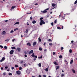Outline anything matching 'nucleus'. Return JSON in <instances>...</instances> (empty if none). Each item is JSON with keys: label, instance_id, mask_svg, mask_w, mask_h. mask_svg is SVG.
<instances>
[{"label": "nucleus", "instance_id": "nucleus-1", "mask_svg": "<svg viewBox=\"0 0 77 77\" xmlns=\"http://www.w3.org/2000/svg\"><path fill=\"white\" fill-rule=\"evenodd\" d=\"M48 10H49V8H48L46 9L45 10L43 11H41V12H42L43 14H45V13H46L47 12V11Z\"/></svg>", "mask_w": 77, "mask_h": 77}, {"label": "nucleus", "instance_id": "nucleus-2", "mask_svg": "<svg viewBox=\"0 0 77 77\" xmlns=\"http://www.w3.org/2000/svg\"><path fill=\"white\" fill-rule=\"evenodd\" d=\"M45 22L44 21V20H41L40 21V25H42L43 24H45Z\"/></svg>", "mask_w": 77, "mask_h": 77}, {"label": "nucleus", "instance_id": "nucleus-3", "mask_svg": "<svg viewBox=\"0 0 77 77\" xmlns=\"http://www.w3.org/2000/svg\"><path fill=\"white\" fill-rule=\"evenodd\" d=\"M16 74H17L18 75H20V74H21V71H20L19 70L17 71Z\"/></svg>", "mask_w": 77, "mask_h": 77}, {"label": "nucleus", "instance_id": "nucleus-4", "mask_svg": "<svg viewBox=\"0 0 77 77\" xmlns=\"http://www.w3.org/2000/svg\"><path fill=\"white\" fill-rule=\"evenodd\" d=\"M33 53V50H31L29 52L28 54H32Z\"/></svg>", "mask_w": 77, "mask_h": 77}, {"label": "nucleus", "instance_id": "nucleus-5", "mask_svg": "<svg viewBox=\"0 0 77 77\" xmlns=\"http://www.w3.org/2000/svg\"><path fill=\"white\" fill-rule=\"evenodd\" d=\"M14 51L13 50H11L10 52V54H14Z\"/></svg>", "mask_w": 77, "mask_h": 77}, {"label": "nucleus", "instance_id": "nucleus-6", "mask_svg": "<svg viewBox=\"0 0 77 77\" xmlns=\"http://www.w3.org/2000/svg\"><path fill=\"white\" fill-rule=\"evenodd\" d=\"M6 32L5 31H3L2 32V33L1 34L2 35H5V34H6Z\"/></svg>", "mask_w": 77, "mask_h": 77}, {"label": "nucleus", "instance_id": "nucleus-7", "mask_svg": "<svg viewBox=\"0 0 77 77\" xmlns=\"http://www.w3.org/2000/svg\"><path fill=\"white\" fill-rule=\"evenodd\" d=\"M5 60V57H3L2 58L1 60H0V62H3V60Z\"/></svg>", "mask_w": 77, "mask_h": 77}, {"label": "nucleus", "instance_id": "nucleus-8", "mask_svg": "<svg viewBox=\"0 0 77 77\" xmlns=\"http://www.w3.org/2000/svg\"><path fill=\"white\" fill-rule=\"evenodd\" d=\"M17 49L19 52H20L21 51V48H17Z\"/></svg>", "mask_w": 77, "mask_h": 77}, {"label": "nucleus", "instance_id": "nucleus-9", "mask_svg": "<svg viewBox=\"0 0 77 77\" xmlns=\"http://www.w3.org/2000/svg\"><path fill=\"white\" fill-rule=\"evenodd\" d=\"M36 45V42H34L33 43V46H35Z\"/></svg>", "mask_w": 77, "mask_h": 77}, {"label": "nucleus", "instance_id": "nucleus-10", "mask_svg": "<svg viewBox=\"0 0 77 77\" xmlns=\"http://www.w3.org/2000/svg\"><path fill=\"white\" fill-rule=\"evenodd\" d=\"M26 72L28 74H29L30 73V71L28 69L26 70Z\"/></svg>", "mask_w": 77, "mask_h": 77}, {"label": "nucleus", "instance_id": "nucleus-11", "mask_svg": "<svg viewBox=\"0 0 77 77\" xmlns=\"http://www.w3.org/2000/svg\"><path fill=\"white\" fill-rule=\"evenodd\" d=\"M27 45H29V46H31V44H30V42L27 43Z\"/></svg>", "mask_w": 77, "mask_h": 77}, {"label": "nucleus", "instance_id": "nucleus-12", "mask_svg": "<svg viewBox=\"0 0 77 77\" xmlns=\"http://www.w3.org/2000/svg\"><path fill=\"white\" fill-rule=\"evenodd\" d=\"M45 70L46 71H48V68H47L45 69Z\"/></svg>", "mask_w": 77, "mask_h": 77}, {"label": "nucleus", "instance_id": "nucleus-13", "mask_svg": "<svg viewBox=\"0 0 77 77\" xmlns=\"http://www.w3.org/2000/svg\"><path fill=\"white\" fill-rule=\"evenodd\" d=\"M32 23L33 24H35V23H36V21L35 20H33V21H32Z\"/></svg>", "mask_w": 77, "mask_h": 77}, {"label": "nucleus", "instance_id": "nucleus-14", "mask_svg": "<svg viewBox=\"0 0 77 77\" xmlns=\"http://www.w3.org/2000/svg\"><path fill=\"white\" fill-rule=\"evenodd\" d=\"M54 64H55V65H58V64L56 63V61L54 62Z\"/></svg>", "mask_w": 77, "mask_h": 77}, {"label": "nucleus", "instance_id": "nucleus-15", "mask_svg": "<svg viewBox=\"0 0 77 77\" xmlns=\"http://www.w3.org/2000/svg\"><path fill=\"white\" fill-rule=\"evenodd\" d=\"M58 69H59V66H57L56 67V70H57Z\"/></svg>", "mask_w": 77, "mask_h": 77}, {"label": "nucleus", "instance_id": "nucleus-16", "mask_svg": "<svg viewBox=\"0 0 77 77\" xmlns=\"http://www.w3.org/2000/svg\"><path fill=\"white\" fill-rule=\"evenodd\" d=\"M31 56H32V57H34L35 56V53H33L32 54V55H31Z\"/></svg>", "mask_w": 77, "mask_h": 77}, {"label": "nucleus", "instance_id": "nucleus-17", "mask_svg": "<svg viewBox=\"0 0 77 77\" xmlns=\"http://www.w3.org/2000/svg\"><path fill=\"white\" fill-rule=\"evenodd\" d=\"M52 5L53 7H54L56 6V5L53 3L52 4Z\"/></svg>", "mask_w": 77, "mask_h": 77}, {"label": "nucleus", "instance_id": "nucleus-18", "mask_svg": "<svg viewBox=\"0 0 77 77\" xmlns=\"http://www.w3.org/2000/svg\"><path fill=\"white\" fill-rule=\"evenodd\" d=\"M38 40L39 42H41V38L39 37L38 38Z\"/></svg>", "mask_w": 77, "mask_h": 77}, {"label": "nucleus", "instance_id": "nucleus-19", "mask_svg": "<svg viewBox=\"0 0 77 77\" xmlns=\"http://www.w3.org/2000/svg\"><path fill=\"white\" fill-rule=\"evenodd\" d=\"M73 62V60H71V61L70 62V64H72Z\"/></svg>", "mask_w": 77, "mask_h": 77}, {"label": "nucleus", "instance_id": "nucleus-20", "mask_svg": "<svg viewBox=\"0 0 77 77\" xmlns=\"http://www.w3.org/2000/svg\"><path fill=\"white\" fill-rule=\"evenodd\" d=\"M38 65L39 66V67H41V63H39Z\"/></svg>", "mask_w": 77, "mask_h": 77}, {"label": "nucleus", "instance_id": "nucleus-21", "mask_svg": "<svg viewBox=\"0 0 77 77\" xmlns=\"http://www.w3.org/2000/svg\"><path fill=\"white\" fill-rule=\"evenodd\" d=\"M57 23V19H56L54 21V23L55 24H56V23Z\"/></svg>", "mask_w": 77, "mask_h": 77}, {"label": "nucleus", "instance_id": "nucleus-22", "mask_svg": "<svg viewBox=\"0 0 77 77\" xmlns=\"http://www.w3.org/2000/svg\"><path fill=\"white\" fill-rule=\"evenodd\" d=\"M4 48H5V50H7V49L8 48V47H7L6 46H4Z\"/></svg>", "mask_w": 77, "mask_h": 77}, {"label": "nucleus", "instance_id": "nucleus-23", "mask_svg": "<svg viewBox=\"0 0 77 77\" xmlns=\"http://www.w3.org/2000/svg\"><path fill=\"white\" fill-rule=\"evenodd\" d=\"M19 23H20L19 22H17L14 24V25H15V24H19Z\"/></svg>", "mask_w": 77, "mask_h": 77}, {"label": "nucleus", "instance_id": "nucleus-24", "mask_svg": "<svg viewBox=\"0 0 77 77\" xmlns=\"http://www.w3.org/2000/svg\"><path fill=\"white\" fill-rule=\"evenodd\" d=\"M24 66H25V67H26V66H27V65L26 64V63L25 64H24Z\"/></svg>", "mask_w": 77, "mask_h": 77}, {"label": "nucleus", "instance_id": "nucleus-25", "mask_svg": "<svg viewBox=\"0 0 77 77\" xmlns=\"http://www.w3.org/2000/svg\"><path fill=\"white\" fill-rule=\"evenodd\" d=\"M28 32V29H26V33H27Z\"/></svg>", "mask_w": 77, "mask_h": 77}, {"label": "nucleus", "instance_id": "nucleus-26", "mask_svg": "<svg viewBox=\"0 0 77 77\" xmlns=\"http://www.w3.org/2000/svg\"><path fill=\"white\" fill-rule=\"evenodd\" d=\"M15 7H16V6H13L11 7V9H14V8H15Z\"/></svg>", "mask_w": 77, "mask_h": 77}, {"label": "nucleus", "instance_id": "nucleus-27", "mask_svg": "<svg viewBox=\"0 0 77 77\" xmlns=\"http://www.w3.org/2000/svg\"><path fill=\"white\" fill-rule=\"evenodd\" d=\"M59 58H60V59H62V55H60L59 56Z\"/></svg>", "mask_w": 77, "mask_h": 77}, {"label": "nucleus", "instance_id": "nucleus-28", "mask_svg": "<svg viewBox=\"0 0 77 77\" xmlns=\"http://www.w3.org/2000/svg\"><path fill=\"white\" fill-rule=\"evenodd\" d=\"M38 59H42V56H41L40 57H38Z\"/></svg>", "mask_w": 77, "mask_h": 77}, {"label": "nucleus", "instance_id": "nucleus-29", "mask_svg": "<svg viewBox=\"0 0 77 77\" xmlns=\"http://www.w3.org/2000/svg\"><path fill=\"white\" fill-rule=\"evenodd\" d=\"M43 20V17H41L40 18V21H43V20Z\"/></svg>", "mask_w": 77, "mask_h": 77}, {"label": "nucleus", "instance_id": "nucleus-30", "mask_svg": "<svg viewBox=\"0 0 77 77\" xmlns=\"http://www.w3.org/2000/svg\"><path fill=\"white\" fill-rule=\"evenodd\" d=\"M39 50H40V51H41V50H42V48H39Z\"/></svg>", "mask_w": 77, "mask_h": 77}, {"label": "nucleus", "instance_id": "nucleus-31", "mask_svg": "<svg viewBox=\"0 0 77 77\" xmlns=\"http://www.w3.org/2000/svg\"><path fill=\"white\" fill-rule=\"evenodd\" d=\"M11 48L12 49H16V48L15 47H12Z\"/></svg>", "mask_w": 77, "mask_h": 77}, {"label": "nucleus", "instance_id": "nucleus-32", "mask_svg": "<svg viewBox=\"0 0 77 77\" xmlns=\"http://www.w3.org/2000/svg\"><path fill=\"white\" fill-rule=\"evenodd\" d=\"M19 70H21L22 69V67H20L19 68Z\"/></svg>", "mask_w": 77, "mask_h": 77}, {"label": "nucleus", "instance_id": "nucleus-33", "mask_svg": "<svg viewBox=\"0 0 77 77\" xmlns=\"http://www.w3.org/2000/svg\"><path fill=\"white\" fill-rule=\"evenodd\" d=\"M49 45H51V46L53 45V43H49Z\"/></svg>", "mask_w": 77, "mask_h": 77}, {"label": "nucleus", "instance_id": "nucleus-34", "mask_svg": "<svg viewBox=\"0 0 77 77\" xmlns=\"http://www.w3.org/2000/svg\"><path fill=\"white\" fill-rule=\"evenodd\" d=\"M15 67H16V68H18V65H15Z\"/></svg>", "mask_w": 77, "mask_h": 77}, {"label": "nucleus", "instance_id": "nucleus-35", "mask_svg": "<svg viewBox=\"0 0 77 77\" xmlns=\"http://www.w3.org/2000/svg\"><path fill=\"white\" fill-rule=\"evenodd\" d=\"M8 74L9 75H12V73H8Z\"/></svg>", "mask_w": 77, "mask_h": 77}, {"label": "nucleus", "instance_id": "nucleus-36", "mask_svg": "<svg viewBox=\"0 0 77 77\" xmlns=\"http://www.w3.org/2000/svg\"><path fill=\"white\" fill-rule=\"evenodd\" d=\"M72 71L73 72V73H75V71L74 69H72Z\"/></svg>", "mask_w": 77, "mask_h": 77}, {"label": "nucleus", "instance_id": "nucleus-37", "mask_svg": "<svg viewBox=\"0 0 77 77\" xmlns=\"http://www.w3.org/2000/svg\"><path fill=\"white\" fill-rule=\"evenodd\" d=\"M69 52H70V53H72V50L71 49H70L69 51Z\"/></svg>", "mask_w": 77, "mask_h": 77}, {"label": "nucleus", "instance_id": "nucleus-38", "mask_svg": "<svg viewBox=\"0 0 77 77\" xmlns=\"http://www.w3.org/2000/svg\"><path fill=\"white\" fill-rule=\"evenodd\" d=\"M77 0L75 2L74 4H75H75H77Z\"/></svg>", "mask_w": 77, "mask_h": 77}, {"label": "nucleus", "instance_id": "nucleus-39", "mask_svg": "<svg viewBox=\"0 0 77 77\" xmlns=\"http://www.w3.org/2000/svg\"><path fill=\"white\" fill-rule=\"evenodd\" d=\"M48 41H49V42H51L52 41V40H51V39H49L48 40Z\"/></svg>", "mask_w": 77, "mask_h": 77}, {"label": "nucleus", "instance_id": "nucleus-40", "mask_svg": "<svg viewBox=\"0 0 77 77\" xmlns=\"http://www.w3.org/2000/svg\"><path fill=\"white\" fill-rule=\"evenodd\" d=\"M3 75H6V73L4 72L3 74Z\"/></svg>", "mask_w": 77, "mask_h": 77}, {"label": "nucleus", "instance_id": "nucleus-41", "mask_svg": "<svg viewBox=\"0 0 77 77\" xmlns=\"http://www.w3.org/2000/svg\"><path fill=\"white\" fill-rule=\"evenodd\" d=\"M64 75L63 74H61V77H63L64 76Z\"/></svg>", "mask_w": 77, "mask_h": 77}, {"label": "nucleus", "instance_id": "nucleus-42", "mask_svg": "<svg viewBox=\"0 0 77 77\" xmlns=\"http://www.w3.org/2000/svg\"><path fill=\"white\" fill-rule=\"evenodd\" d=\"M57 28L58 29H59L60 30V29H61V28H60V27H58Z\"/></svg>", "mask_w": 77, "mask_h": 77}, {"label": "nucleus", "instance_id": "nucleus-43", "mask_svg": "<svg viewBox=\"0 0 77 77\" xmlns=\"http://www.w3.org/2000/svg\"><path fill=\"white\" fill-rule=\"evenodd\" d=\"M13 32H14V31H13V30H11V31L10 32V33H13Z\"/></svg>", "mask_w": 77, "mask_h": 77}, {"label": "nucleus", "instance_id": "nucleus-44", "mask_svg": "<svg viewBox=\"0 0 77 77\" xmlns=\"http://www.w3.org/2000/svg\"><path fill=\"white\" fill-rule=\"evenodd\" d=\"M5 69H8V66H5Z\"/></svg>", "mask_w": 77, "mask_h": 77}, {"label": "nucleus", "instance_id": "nucleus-45", "mask_svg": "<svg viewBox=\"0 0 77 77\" xmlns=\"http://www.w3.org/2000/svg\"><path fill=\"white\" fill-rule=\"evenodd\" d=\"M0 47L2 48H3V47L1 45H0Z\"/></svg>", "mask_w": 77, "mask_h": 77}, {"label": "nucleus", "instance_id": "nucleus-46", "mask_svg": "<svg viewBox=\"0 0 77 77\" xmlns=\"http://www.w3.org/2000/svg\"><path fill=\"white\" fill-rule=\"evenodd\" d=\"M23 62H24V61H20V63H23Z\"/></svg>", "mask_w": 77, "mask_h": 77}, {"label": "nucleus", "instance_id": "nucleus-47", "mask_svg": "<svg viewBox=\"0 0 77 77\" xmlns=\"http://www.w3.org/2000/svg\"><path fill=\"white\" fill-rule=\"evenodd\" d=\"M26 24H27V26H29V23H28V22H27L26 23Z\"/></svg>", "mask_w": 77, "mask_h": 77}, {"label": "nucleus", "instance_id": "nucleus-48", "mask_svg": "<svg viewBox=\"0 0 77 77\" xmlns=\"http://www.w3.org/2000/svg\"><path fill=\"white\" fill-rule=\"evenodd\" d=\"M34 57H35V58H38V57H37V56H35Z\"/></svg>", "mask_w": 77, "mask_h": 77}, {"label": "nucleus", "instance_id": "nucleus-49", "mask_svg": "<svg viewBox=\"0 0 77 77\" xmlns=\"http://www.w3.org/2000/svg\"><path fill=\"white\" fill-rule=\"evenodd\" d=\"M12 69H14V67H11Z\"/></svg>", "mask_w": 77, "mask_h": 77}, {"label": "nucleus", "instance_id": "nucleus-50", "mask_svg": "<svg viewBox=\"0 0 77 77\" xmlns=\"http://www.w3.org/2000/svg\"><path fill=\"white\" fill-rule=\"evenodd\" d=\"M32 18H33L32 17H30V20H32Z\"/></svg>", "mask_w": 77, "mask_h": 77}, {"label": "nucleus", "instance_id": "nucleus-51", "mask_svg": "<svg viewBox=\"0 0 77 77\" xmlns=\"http://www.w3.org/2000/svg\"><path fill=\"white\" fill-rule=\"evenodd\" d=\"M51 26H53V25H54V23H51Z\"/></svg>", "mask_w": 77, "mask_h": 77}, {"label": "nucleus", "instance_id": "nucleus-52", "mask_svg": "<svg viewBox=\"0 0 77 77\" xmlns=\"http://www.w3.org/2000/svg\"><path fill=\"white\" fill-rule=\"evenodd\" d=\"M24 56H25V57H27V55H26V54Z\"/></svg>", "mask_w": 77, "mask_h": 77}, {"label": "nucleus", "instance_id": "nucleus-53", "mask_svg": "<svg viewBox=\"0 0 77 77\" xmlns=\"http://www.w3.org/2000/svg\"><path fill=\"white\" fill-rule=\"evenodd\" d=\"M36 58H34L33 59V60H34V61H35V60H36Z\"/></svg>", "mask_w": 77, "mask_h": 77}, {"label": "nucleus", "instance_id": "nucleus-54", "mask_svg": "<svg viewBox=\"0 0 77 77\" xmlns=\"http://www.w3.org/2000/svg\"><path fill=\"white\" fill-rule=\"evenodd\" d=\"M56 53L55 52H53V55H54V54H55Z\"/></svg>", "mask_w": 77, "mask_h": 77}, {"label": "nucleus", "instance_id": "nucleus-55", "mask_svg": "<svg viewBox=\"0 0 77 77\" xmlns=\"http://www.w3.org/2000/svg\"><path fill=\"white\" fill-rule=\"evenodd\" d=\"M63 47H62L61 48V50H63Z\"/></svg>", "mask_w": 77, "mask_h": 77}, {"label": "nucleus", "instance_id": "nucleus-56", "mask_svg": "<svg viewBox=\"0 0 77 77\" xmlns=\"http://www.w3.org/2000/svg\"><path fill=\"white\" fill-rule=\"evenodd\" d=\"M24 53H25V54H27V52H26V51H24Z\"/></svg>", "mask_w": 77, "mask_h": 77}, {"label": "nucleus", "instance_id": "nucleus-57", "mask_svg": "<svg viewBox=\"0 0 77 77\" xmlns=\"http://www.w3.org/2000/svg\"><path fill=\"white\" fill-rule=\"evenodd\" d=\"M1 69H2V70H3V67H1Z\"/></svg>", "mask_w": 77, "mask_h": 77}, {"label": "nucleus", "instance_id": "nucleus-58", "mask_svg": "<svg viewBox=\"0 0 77 77\" xmlns=\"http://www.w3.org/2000/svg\"><path fill=\"white\" fill-rule=\"evenodd\" d=\"M71 42L72 43H73V42H74V41H71Z\"/></svg>", "mask_w": 77, "mask_h": 77}, {"label": "nucleus", "instance_id": "nucleus-59", "mask_svg": "<svg viewBox=\"0 0 77 77\" xmlns=\"http://www.w3.org/2000/svg\"><path fill=\"white\" fill-rule=\"evenodd\" d=\"M44 77H46V75H43Z\"/></svg>", "mask_w": 77, "mask_h": 77}, {"label": "nucleus", "instance_id": "nucleus-60", "mask_svg": "<svg viewBox=\"0 0 77 77\" xmlns=\"http://www.w3.org/2000/svg\"><path fill=\"white\" fill-rule=\"evenodd\" d=\"M14 31H16V29H14Z\"/></svg>", "mask_w": 77, "mask_h": 77}, {"label": "nucleus", "instance_id": "nucleus-61", "mask_svg": "<svg viewBox=\"0 0 77 77\" xmlns=\"http://www.w3.org/2000/svg\"><path fill=\"white\" fill-rule=\"evenodd\" d=\"M38 77H42V76H41V75H38Z\"/></svg>", "mask_w": 77, "mask_h": 77}, {"label": "nucleus", "instance_id": "nucleus-62", "mask_svg": "<svg viewBox=\"0 0 77 77\" xmlns=\"http://www.w3.org/2000/svg\"><path fill=\"white\" fill-rule=\"evenodd\" d=\"M14 41H15V39H13V40H12V41L13 42H14Z\"/></svg>", "mask_w": 77, "mask_h": 77}, {"label": "nucleus", "instance_id": "nucleus-63", "mask_svg": "<svg viewBox=\"0 0 77 77\" xmlns=\"http://www.w3.org/2000/svg\"><path fill=\"white\" fill-rule=\"evenodd\" d=\"M45 44H46V43H44V45H45Z\"/></svg>", "mask_w": 77, "mask_h": 77}, {"label": "nucleus", "instance_id": "nucleus-64", "mask_svg": "<svg viewBox=\"0 0 77 77\" xmlns=\"http://www.w3.org/2000/svg\"><path fill=\"white\" fill-rule=\"evenodd\" d=\"M35 5H38V3H36L35 4Z\"/></svg>", "mask_w": 77, "mask_h": 77}]
</instances>
